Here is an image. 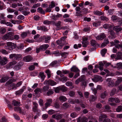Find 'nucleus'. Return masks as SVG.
I'll return each instance as SVG.
<instances>
[{
	"label": "nucleus",
	"instance_id": "nucleus-1",
	"mask_svg": "<svg viewBox=\"0 0 122 122\" xmlns=\"http://www.w3.org/2000/svg\"><path fill=\"white\" fill-rule=\"evenodd\" d=\"M33 106L32 108V111L35 112H40V111L38 108V105L37 103L35 102H33Z\"/></svg>",
	"mask_w": 122,
	"mask_h": 122
},
{
	"label": "nucleus",
	"instance_id": "nucleus-2",
	"mask_svg": "<svg viewBox=\"0 0 122 122\" xmlns=\"http://www.w3.org/2000/svg\"><path fill=\"white\" fill-rule=\"evenodd\" d=\"M44 84L45 85L47 84L52 86L56 85V83L51 80H49L45 81L44 82Z\"/></svg>",
	"mask_w": 122,
	"mask_h": 122
},
{
	"label": "nucleus",
	"instance_id": "nucleus-3",
	"mask_svg": "<svg viewBox=\"0 0 122 122\" xmlns=\"http://www.w3.org/2000/svg\"><path fill=\"white\" fill-rule=\"evenodd\" d=\"M21 55L20 54H13L10 55L9 58L10 59L14 58L15 60H17L19 58L21 57Z\"/></svg>",
	"mask_w": 122,
	"mask_h": 122
},
{
	"label": "nucleus",
	"instance_id": "nucleus-4",
	"mask_svg": "<svg viewBox=\"0 0 122 122\" xmlns=\"http://www.w3.org/2000/svg\"><path fill=\"white\" fill-rule=\"evenodd\" d=\"M103 80L102 77L98 76H94V78L92 79V81L96 82L99 81H102Z\"/></svg>",
	"mask_w": 122,
	"mask_h": 122
},
{
	"label": "nucleus",
	"instance_id": "nucleus-5",
	"mask_svg": "<svg viewBox=\"0 0 122 122\" xmlns=\"http://www.w3.org/2000/svg\"><path fill=\"white\" fill-rule=\"evenodd\" d=\"M106 81L108 82L107 83L108 86L110 87H113L114 84V83L113 81H112V79L111 78H107L106 79Z\"/></svg>",
	"mask_w": 122,
	"mask_h": 122
},
{
	"label": "nucleus",
	"instance_id": "nucleus-6",
	"mask_svg": "<svg viewBox=\"0 0 122 122\" xmlns=\"http://www.w3.org/2000/svg\"><path fill=\"white\" fill-rule=\"evenodd\" d=\"M52 102V100L51 99H47L46 103L45 104V108L46 109L47 107H50Z\"/></svg>",
	"mask_w": 122,
	"mask_h": 122
},
{
	"label": "nucleus",
	"instance_id": "nucleus-7",
	"mask_svg": "<svg viewBox=\"0 0 122 122\" xmlns=\"http://www.w3.org/2000/svg\"><path fill=\"white\" fill-rule=\"evenodd\" d=\"M52 118H55L57 120H59L63 117V115L62 114H54L52 116Z\"/></svg>",
	"mask_w": 122,
	"mask_h": 122
},
{
	"label": "nucleus",
	"instance_id": "nucleus-8",
	"mask_svg": "<svg viewBox=\"0 0 122 122\" xmlns=\"http://www.w3.org/2000/svg\"><path fill=\"white\" fill-rule=\"evenodd\" d=\"M7 46L11 48V50L14 49L16 46V45L14 43L11 42H8L6 43Z\"/></svg>",
	"mask_w": 122,
	"mask_h": 122
},
{
	"label": "nucleus",
	"instance_id": "nucleus-9",
	"mask_svg": "<svg viewBox=\"0 0 122 122\" xmlns=\"http://www.w3.org/2000/svg\"><path fill=\"white\" fill-rule=\"evenodd\" d=\"M77 122H87L88 119L85 117H83L82 118L79 117L77 119Z\"/></svg>",
	"mask_w": 122,
	"mask_h": 122
},
{
	"label": "nucleus",
	"instance_id": "nucleus-10",
	"mask_svg": "<svg viewBox=\"0 0 122 122\" xmlns=\"http://www.w3.org/2000/svg\"><path fill=\"white\" fill-rule=\"evenodd\" d=\"M88 38L85 37L83 38V41L82 42V46L84 47H86L88 44V43L87 41Z\"/></svg>",
	"mask_w": 122,
	"mask_h": 122
},
{
	"label": "nucleus",
	"instance_id": "nucleus-11",
	"mask_svg": "<svg viewBox=\"0 0 122 122\" xmlns=\"http://www.w3.org/2000/svg\"><path fill=\"white\" fill-rule=\"evenodd\" d=\"M32 59V57L30 55L26 56L23 58L24 61L26 62H29L31 61Z\"/></svg>",
	"mask_w": 122,
	"mask_h": 122
},
{
	"label": "nucleus",
	"instance_id": "nucleus-12",
	"mask_svg": "<svg viewBox=\"0 0 122 122\" xmlns=\"http://www.w3.org/2000/svg\"><path fill=\"white\" fill-rule=\"evenodd\" d=\"M106 37V36L104 33H102L100 35L96 37L97 40H102Z\"/></svg>",
	"mask_w": 122,
	"mask_h": 122
},
{
	"label": "nucleus",
	"instance_id": "nucleus-13",
	"mask_svg": "<svg viewBox=\"0 0 122 122\" xmlns=\"http://www.w3.org/2000/svg\"><path fill=\"white\" fill-rule=\"evenodd\" d=\"M113 29L116 32H118L122 30V28L119 25H117L114 27Z\"/></svg>",
	"mask_w": 122,
	"mask_h": 122
},
{
	"label": "nucleus",
	"instance_id": "nucleus-14",
	"mask_svg": "<svg viewBox=\"0 0 122 122\" xmlns=\"http://www.w3.org/2000/svg\"><path fill=\"white\" fill-rule=\"evenodd\" d=\"M113 26V25L112 24H105L103 25L104 28L105 29H108L110 30Z\"/></svg>",
	"mask_w": 122,
	"mask_h": 122
},
{
	"label": "nucleus",
	"instance_id": "nucleus-15",
	"mask_svg": "<svg viewBox=\"0 0 122 122\" xmlns=\"http://www.w3.org/2000/svg\"><path fill=\"white\" fill-rule=\"evenodd\" d=\"M22 64L23 63L22 62H20L19 63L15 66L14 67V68L16 70H18L20 69Z\"/></svg>",
	"mask_w": 122,
	"mask_h": 122
},
{
	"label": "nucleus",
	"instance_id": "nucleus-16",
	"mask_svg": "<svg viewBox=\"0 0 122 122\" xmlns=\"http://www.w3.org/2000/svg\"><path fill=\"white\" fill-rule=\"evenodd\" d=\"M81 8L79 6H77L76 8V16H80L81 13V12L80 11Z\"/></svg>",
	"mask_w": 122,
	"mask_h": 122
},
{
	"label": "nucleus",
	"instance_id": "nucleus-17",
	"mask_svg": "<svg viewBox=\"0 0 122 122\" xmlns=\"http://www.w3.org/2000/svg\"><path fill=\"white\" fill-rule=\"evenodd\" d=\"M49 47V45L47 44H45L40 46V49L43 51H44L46 49Z\"/></svg>",
	"mask_w": 122,
	"mask_h": 122
},
{
	"label": "nucleus",
	"instance_id": "nucleus-18",
	"mask_svg": "<svg viewBox=\"0 0 122 122\" xmlns=\"http://www.w3.org/2000/svg\"><path fill=\"white\" fill-rule=\"evenodd\" d=\"M25 86H23L21 89L17 91L16 92V94L17 95H19L21 94L23 92L24 90L25 89Z\"/></svg>",
	"mask_w": 122,
	"mask_h": 122
},
{
	"label": "nucleus",
	"instance_id": "nucleus-19",
	"mask_svg": "<svg viewBox=\"0 0 122 122\" xmlns=\"http://www.w3.org/2000/svg\"><path fill=\"white\" fill-rule=\"evenodd\" d=\"M71 71L74 72H80V70L76 66H73L71 69Z\"/></svg>",
	"mask_w": 122,
	"mask_h": 122
},
{
	"label": "nucleus",
	"instance_id": "nucleus-20",
	"mask_svg": "<svg viewBox=\"0 0 122 122\" xmlns=\"http://www.w3.org/2000/svg\"><path fill=\"white\" fill-rule=\"evenodd\" d=\"M59 99L60 101L62 102L66 101L67 100L66 97L63 96H60L59 98Z\"/></svg>",
	"mask_w": 122,
	"mask_h": 122
},
{
	"label": "nucleus",
	"instance_id": "nucleus-21",
	"mask_svg": "<svg viewBox=\"0 0 122 122\" xmlns=\"http://www.w3.org/2000/svg\"><path fill=\"white\" fill-rule=\"evenodd\" d=\"M7 34L9 38V39L11 40H13V36L14 34L13 32H9Z\"/></svg>",
	"mask_w": 122,
	"mask_h": 122
},
{
	"label": "nucleus",
	"instance_id": "nucleus-22",
	"mask_svg": "<svg viewBox=\"0 0 122 122\" xmlns=\"http://www.w3.org/2000/svg\"><path fill=\"white\" fill-rule=\"evenodd\" d=\"M9 78V77L7 76L2 77L0 79V82L1 83L4 82L8 79Z\"/></svg>",
	"mask_w": 122,
	"mask_h": 122
},
{
	"label": "nucleus",
	"instance_id": "nucleus-23",
	"mask_svg": "<svg viewBox=\"0 0 122 122\" xmlns=\"http://www.w3.org/2000/svg\"><path fill=\"white\" fill-rule=\"evenodd\" d=\"M108 32L111 36H109V37L111 39H114L115 37L116 36L115 35L114 33L113 30H109Z\"/></svg>",
	"mask_w": 122,
	"mask_h": 122
},
{
	"label": "nucleus",
	"instance_id": "nucleus-24",
	"mask_svg": "<svg viewBox=\"0 0 122 122\" xmlns=\"http://www.w3.org/2000/svg\"><path fill=\"white\" fill-rule=\"evenodd\" d=\"M107 116L106 115L104 114H101L99 117V122L103 121V118H106Z\"/></svg>",
	"mask_w": 122,
	"mask_h": 122
},
{
	"label": "nucleus",
	"instance_id": "nucleus-25",
	"mask_svg": "<svg viewBox=\"0 0 122 122\" xmlns=\"http://www.w3.org/2000/svg\"><path fill=\"white\" fill-rule=\"evenodd\" d=\"M122 53L121 52H119L117 55V57L116 58V60H122Z\"/></svg>",
	"mask_w": 122,
	"mask_h": 122
},
{
	"label": "nucleus",
	"instance_id": "nucleus-26",
	"mask_svg": "<svg viewBox=\"0 0 122 122\" xmlns=\"http://www.w3.org/2000/svg\"><path fill=\"white\" fill-rule=\"evenodd\" d=\"M117 68L118 69H122V63L120 62L116 64V66L114 67Z\"/></svg>",
	"mask_w": 122,
	"mask_h": 122
},
{
	"label": "nucleus",
	"instance_id": "nucleus-27",
	"mask_svg": "<svg viewBox=\"0 0 122 122\" xmlns=\"http://www.w3.org/2000/svg\"><path fill=\"white\" fill-rule=\"evenodd\" d=\"M12 104L15 106H19L20 105V102L14 100L13 101Z\"/></svg>",
	"mask_w": 122,
	"mask_h": 122
},
{
	"label": "nucleus",
	"instance_id": "nucleus-28",
	"mask_svg": "<svg viewBox=\"0 0 122 122\" xmlns=\"http://www.w3.org/2000/svg\"><path fill=\"white\" fill-rule=\"evenodd\" d=\"M108 95V93L106 91H105L104 92L102 93L101 95V97L102 98H105L106 96Z\"/></svg>",
	"mask_w": 122,
	"mask_h": 122
},
{
	"label": "nucleus",
	"instance_id": "nucleus-29",
	"mask_svg": "<svg viewBox=\"0 0 122 122\" xmlns=\"http://www.w3.org/2000/svg\"><path fill=\"white\" fill-rule=\"evenodd\" d=\"M14 110L15 111L19 112L20 113H23V112L21 110V109L20 107H14Z\"/></svg>",
	"mask_w": 122,
	"mask_h": 122
},
{
	"label": "nucleus",
	"instance_id": "nucleus-30",
	"mask_svg": "<svg viewBox=\"0 0 122 122\" xmlns=\"http://www.w3.org/2000/svg\"><path fill=\"white\" fill-rule=\"evenodd\" d=\"M42 89L38 88H37L34 91V92L36 94H38L40 92L41 93L42 92Z\"/></svg>",
	"mask_w": 122,
	"mask_h": 122
},
{
	"label": "nucleus",
	"instance_id": "nucleus-31",
	"mask_svg": "<svg viewBox=\"0 0 122 122\" xmlns=\"http://www.w3.org/2000/svg\"><path fill=\"white\" fill-rule=\"evenodd\" d=\"M43 38L45 39V42L46 43L48 42V41L50 40L51 37L50 36H43Z\"/></svg>",
	"mask_w": 122,
	"mask_h": 122
},
{
	"label": "nucleus",
	"instance_id": "nucleus-32",
	"mask_svg": "<svg viewBox=\"0 0 122 122\" xmlns=\"http://www.w3.org/2000/svg\"><path fill=\"white\" fill-rule=\"evenodd\" d=\"M84 77V76H82L80 78L76 80L75 81V83L76 84H78L80 82L82 81H83L82 78Z\"/></svg>",
	"mask_w": 122,
	"mask_h": 122
},
{
	"label": "nucleus",
	"instance_id": "nucleus-33",
	"mask_svg": "<svg viewBox=\"0 0 122 122\" xmlns=\"http://www.w3.org/2000/svg\"><path fill=\"white\" fill-rule=\"evenodd\" d=\"M75 94V92L74 91H70L68 93V94L71 97H74Z\"/></svg>",
	"mask_w": 122,
	"mask_h": 122
},
{
	"label": "nucleus",
	"instance_id": "nucleus-34",
	"mask_svg": "<svg viewBox=\"0 0 122 122\" xmlns=\"http://www.w3.org/2000/svg\"><path fill=\"white\" fill-rule=\"evenodd\" d=\"M94 13L96 15L100 16L103 15L104 13L103 12H101L99 11H96L94 12Z\"/></svg>",
	"mask_w": 122,
	"mask_h": 122
},
{
	"label": "nucleus",
	"instance_id": "nucleus-35",
	"mask_svg": "<svg viewBox=\"0 0 122 122\" xmlns=\"http://www.w3.org/2000/svg\"><path fill=\"white\" fill-rule=\"evenodd\" d=\"M28 33L27 31L23 32L21 34V37L23 38L25 37Z\"/></svg>",
	"mask_w": 122,
	"mask_h": 122
},
{
	"label": "nucleus",
	"instance_id": "nucleus-36",
	"mask_svg": "<svg viewBox=\"0 0 122 122\" xmlns=\"http://www.w3.org/2000/svg\"><path fill=\"white\" fill-rule=\"evenodd\" d=\"M37 10L38 12L41 14H43L45 13V11L41 7H38L37 9Z\"/></svg>",
	"mask_w": 122,
	"mask_h": 122
},
{
	"label": "nucleus",
	"instance_id": "nucleus-37",
	"mask_svg": "<svg viewBox=\"0 0 122 122\" xmlns=\"http://www.w3.org/2000/svg\"><path fill=\"white\" fill-rule=\"evenodd\" d=\"M45 72L47 74L48 78H50L51 76V72L49 69H47L45 71Z\"/></svg>",
	"mask_w": 122,
	"mask_h": 122
},
{
	"label": "nucleus",
	"instance_id": "nucleus-38",
	"mask_svg": "<svg viewBox=\"0 0 122 122\" xmlns=\"http://www.w3.org/2000/svg\"><path fill=\"white\" fill-rule=\"evenodd\" d=\"M107 51V49L104 48L101 51V53L102 56H104Z\"/></svg>",
	"mask_w": 122,
	"mask_h": 122
},
{
	"label": "nucleus",
	"instance_id": "nucleus-39",
	"mask_svg": "<svg viewBox=\"0 0 122 122\" xmlns=\"http://www.w3.org/2000/svg\"><path fill=\"white\" fill-rule=\"evenodd\" d=\"M116 88H113L110 93V96H112L114 95L116 93Z\"/></svg>",
	"mask_w": 122,
	"mask_h": 122
},
{
	"label": "nucleus",
	"instance_id": "nucleus-40",
	"mask_svg": "<svg viewBox=\"0 0 122 122\" xmlns=\"http://www.w3.org/2000/svg\"><path fill=\"white\" fill-rule=\"evenodd\" d=\"M40 77L41 78L42 81H43L44 80L45 77V76L44 74V73L42 72H41L40 73Z\"/></svg>",
	"mask_w": 122,
	"mask_h": 122
},
{
	"label": "nucleus",
	"instance_id": "nucleus-41",
	"mask_svg": "<svg viewBox=\"0 0 122 122\" xmlns=\"http://www.w3.org/2000/svg\"><path fill=\"white\" fill-rule=\"evenodd\" d=\"M54 92L53 90L52 89H49L47 92V94L48 96L52 94Z\"/></svg>",
	"mask_w": 122,
	"mask_h": 122
},
{
	"label": "nucleus",
	"instance_id": "nucleus-42",
	"mask_svg": "<svg viewBox=\"0 0 122 122\" xmlns=\"http://www.w3.org/2000/svg\"><path fill=\"white\" fill-rule=\"evenodd\" d=\"M60 90L63 92H65L67 90V88L65 87L61 86H60Z\"/></svg>",
	"mask_w": 122,
	"mask_h": 122
},
{
	"label": "nucleus",
	"instance_id": "nucleus-43",
	"mask_svg": "<svg viewBox=\"0 0 122 122\" xmlns=\"http://www.w3.org/2000/svg\"><path fill=\"white\" fill-rule=\"evenodd\" d=\"M6 29L5 28H1L0 29V33L2 34H4L6 32Z\"/></svg>",
	"mask_w": 122,
	"mask_h": 122
},
{
	"label": "nucleus",
	"instance_id": "nucleus-44",
	"mask_svg": "<svg viewBox=\"0 0 122 122\" xmlns=\"http://www.w3.org/2000/svg\"><path fill=\"white\" fill-rule=\"evenodd\" d=\"M101 20H105L107 21L108 20V19L106 17L102 16L100 17Z\"/></svg>",
	"mask_w": 122,
	"mask_h": 122
},
{
	"label": "nucleus",
	"instance_id": "nucleus-45",
	"mask_svg": "<svg viewBox=\"0 0 122 122\" xmlns=\"http://www.w3.org/2000/svg\"><path fill=\"white\" fill-rule=\"evenodd\" d=\"M122 81V77H119L118 78L116 82L117 84H118L120 83Z\"/></svg>",
	"mask_w": 122,
	"mask_h": 122
},
{
	"label": "nucleus",
	"instance_id": "nucleus-46",
	"mask_svg": "<svg viewBox=\"0 0 122 122\" xmlns=\"http://www.w3.org/2000/svg\"><path fill=\"white\" fill-rule=\"evenodd\" d=\"M49 7L52 8L55 6V5L53 1H52L51 2L50 5H49Z\"/></svg>",
	"mask_w": 122,
	"mask_h": 122
},
{
	"label": "nucleus",
	"instance_id": "nucleus-47",
	"mask_svg": "<svg viewBox=\"0 0 122 122\" xmlns=\"http://www.w3.org/2000/svg\"><path fill=\"white\" fill-rule=\"evenodd\" d=\"M24 47V44H20L19 45L17 46V48L19 50H22Z\"/></svg>",
	"mask_w": 122,
	"mask_h": 122
},
{
	"label": "nucleus",
	"instance_id": "nucleus-48",
	"mask_svg": "<svg viewBox=\"0 0 122 122\" xmlns=\"http://www.w3.org/2000/svg\"><path fill=\"white\" fill-rule=\"evenodd\" d=\"M96 44V42L94 40H92L91 41V44L92 46H95Z\"/></svg>",
	"mask_w": 122,
	"mask_h": 122
},
{
	"label": "nucleus",
	"instance_id": "nucleus-49",
	"mask_svg": "<svg viewBox=\"0 0 122 122\" xmlns=\"http://www.w3.org/2000/svg\"><path fill=\"white\" fill-rule=\"evenodd\" d=\"M7 63V62L5 61L4 60L0 59V65H4L5 64Z\"/></svg>",
	"mask_w": 122,
	"mask_h": 122
},
{
	"label": "nucleus",
	"instance_id": "nucleus-50",
	"mask_svg": "<svg viewBox=\"0 0 122 122\" xmlns=\"http://www.w3.org/2000/svg\"><path fill=\"white\" fill-rule=\"evenodd\" d=\"M90 99L92 101H94L96 100L97 99V97L96 96H94L93 95H91L90 97Z\"/></svg>",
	"mask_w": 122,
	"mask_h": 122
},
{
	"label": "nucleus",
	"instance_id": "nucleus-51",
	"mask_svg": "<svg viewBox=\"0 0 122 122\" xmlns=\"http://www.w3.org/2000/svg\"><path fill=\"white\" fill-rule=\"evenodd\" d=\"M122 110V106H119L116 109V111L117 112H119Z\"/></svg>",
	"mask_w": 122,
	"mask_h": 122
},
{
	"label": "nucleus",
	"instance_id": "nucleus-52",
	"mask_svg": "<svg viewBox=\"0 0 122 122\" xmlns=\"http://www.w3.org/2000/svg\"><path fill=\"white\" fill-rule=\"evenodd\" d=\"M16 62L15 61H14L12 62H10L8 64L9 67H10V66L16 64Z\"/></svg>",
	"mask_w": 122,
	"mask_h": 122
},
{
	"label": "nucleus",
	"instance_id": "nucleus-53",
	"mask_svg": "<svg viewBox=\"0 0 122 122\" xmlns=\"http://www.w3.org/2000/svg\"><path fill=\"white\" fill-rule=\"evenodd\" d=\"M77 116V115L76 113L75 112L71 113L70 115L71 116L72 118H75Z\"/></svg>",
	"mask_w": 122,
	"mask_h": 122
},
{
	"label": "nucleus",
	"instance_id": "nucleus-54",
	"mask_svg": "<svg viewBox=\"0 0 122 122\" xmlns=\"http://www.w3.org/2000/svg\"><path fill=\"white\" fill-rule=\"evenodd\" d=\"M61 21H58L57 22L54 23L55 25L56 26L58 27L61 26Z\"/></svg>",
	"mask_w": 122,
	"mask_h": 122
},
{
	"label": "nucleus",
	"instance_id": "nucleus-55",
	"mask_svg": "<svg viewBox=\"0 0 122 122\" xmlns=\"http://www.w3.org/2000/svg\"><path fill=\"white\" fill-rule=\"evenodd\" d=\"M0 52L3 54L6 55L8 54V52L4 49H2L0 50Z\"/></svg>",
	"mask_w": 122,
	"mask_h": 122
},
{
	"label": "nucleus",
	"instance_id": "nucleus-56",
	"mask_svg": "<svg viewBox=\"0 0 122 122\" xmlns=\"http://www.w3.org/2000/svg\"><path fill=\"white\" fill-rule=\"evenodd\" d=\"M17 18L19 20H22L24 18V17L23 15H20L17 16Z\"/></svg>",
	"mask_w": 122,
	"mask_h": 122
},
{
	"label": "nucleus",
	"instance_id": "nucleus-57",
	"mask_svg": "<svg viewBox=\"0 0 122 122\" xmlns=\"http://www.w3.org/2000/svg\"><path fill=\"white\" fill-rule=\"evenodd\" d=\"M66 85L67 86H72V83L71 81H67L66 83Z\"/></svg>",
	"mask_w": 122,
	"mask_h": 122
},
{
	"label": "nucleus",
	"instance_id": "nucleus-58",
	"mask_svg": "<svg viewBox=\"0 0 122 122\" xmlns=\"http://www.w3.org/2000/svg\"><path fill=\"white\" fill-rule=\"evenodd\" d=\"M57 63V62L56 61H54L52 62L50 64V66H53L55 65Z\"/></svg>",
	"mask_w": 122,
	"mask_h": 122
},
{
	"label": "nucleus",
	"instance_id": "nucleus-59",
	"mask_svg": "<svg viewBox=\"0 0 122 122\" xmlns=\"http://www.w3.org/2000/svg\"><path fill=\"white\" fill-rule=\"evenodd\" d=\"M62 105L63 107H64L67 108L69 107V105L68 103L66 102L64 103Z\"/></svg>",
	"mask_w": 122,
	"mask_h": 122
},
{
	"label": "nucleus",
	"instance_id": "nucleus-60",
	"mask_svg": "<svg viewBox=\"0 0 122 122\" xmlns=\"http://www.w3.org/2000/svg\"><path fill=\"white\" fill-rule=\"evenodd\" d=\"M19 38V36L18 35H15L14 36H13V40L15 39V40H17Z\"/></svg>",
	"mask_w": 122,
	"mask_h": 122
},
{
	"label": "nucleus",
	"instance_id": "nucleus-61",
	"mask_svg": "<svg viewBox=\"0 0 122 122\" xmlns=\"http://www.w3.org/2000/svg\"><path fill=\"white\" fill-rule=\"evenodd\" d=\"M111 19L113 20H116L118 18L117 17L115 16L112 15L111 17Z\"/></svg>",
	"mask_w": 122,
	"mask_h": 122
},
{
	"label": "nucleus",
	"instance_id": "nucleus-62",
	"mask_svg": "<svg viewBox=\"0 0 122 122\" xmlns=\"http://www.w3.org/2000/svg\"><path fill=\"white\" fill-rule=\"evenodd\" d=\"M60 90V86L56 87L54 90L55 92L56 93H58L59 92Z\"/></svg>",
	"mask_w": 122,
	"mask_h": 122
},
{
	"label": "nucleus",
	"instance_id": "nucleus-63",
	"mask_svg": "<svg viewBox=\"0 0 122 122\" xmlns=\"http://www.w3.org/2000/svg\"><path fill=\"white\" fill-rule=\"evenodd\" d=\"M55 112V111L52 109L48 111V113L50 115H51L54 113Z\"/></svg>",
	"mask_w": 122,
	"mask_h": 122
},
{
	"label": "nucleus",
	"instance_id": "nucleus-64",
	"mask_svg": "<svg viewBox=\"0 0 122 122\" xmlns=\"http://www.w3.org/2000/svg\"><path fill=\"white\" fill-rule=\"evenodd\" d=\"M102 122H111L110 119L108 118H104Z\"/></svg>",
	"mask_w": 122,
	"mask_h": 122
}]
</instances>
